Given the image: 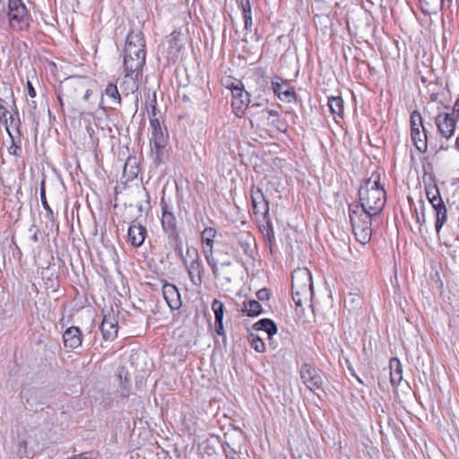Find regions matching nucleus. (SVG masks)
Segmentation results:
<instances>
[{"label":"nucleus","mask_w":459,"mask_h":459,"mask_svg":"<svg viewBox=\"0 0 459 459\" xmlns=\"http://www.w3.org/2000/svg\"><path fill=\"white\" fill-rule=\"evenodd\" d=\"M359 204L350 207V220L356 239L367 244L372 235L371 219L385 207L386 197L379 175L373 176L360 186Z\"/></svg>","instance_id":"nucleus-1"},{"label":"nucleus","mask_w":459,"mask_h":459,"mask_svg":"<svg viewBox=\"0 0 459 459\" xmlns=\"http://www.w3.org/2000/svg\"><path fill=\"white\" fill-rule=\"evenodd\" d=\"M91 86L92 82L86 77L73 76L65 79L59 86L58 99L61 105L64 101L67 103L88 101L92 94Z\"/></svg>","instance_id":"nucleus-2"},{"label":"nucleus","mask_w":459,"mask_h":459,"mask_svg":"<svg viewBox=\"0 0 459 459\" xmlns=\"http://www.w3.org/2000/svg\"><path fill=\"white\" fill-rule=\"evenodd\" d=\"M145 41L141 32L127 35L124 50L125 71L139 74L145 64Z\"/></svg>","instance_id":"nucleus-3"},{"label":"nucleus","mask_w":459,"mask_h":459,"mask_svg":"<svg viewBox=\"0 0 459 459\" xmlns=\"http://www.w3.org/2000/svg\"><path fill=\"white\" fill-rule=\"evenodd\" d=\"M313 297V283L310 271L306 268H297L292 273V299L297 309L303 311L304 307H311Z\"/></svg>","instance_id":"nucleus-4"},{"label":"nucleus","mask_w":459,"mask_h":459,"mask_svg":"<svg viewBox=\"0 0 459 459\" xmlns=\"http://www.w3.org/2000/svg\"><path fill=\"white\" fill-rule=\"evenodd\" d=\"M243 316V325L247 333V338L251 346L258 351V301L255 299L244 300L240 308Z\"/></svg>","instance_id":"nucleus-5"},{"label":"nucleus","mask_w":459,"mask_h":459,"mask_svg":"<svg viewBox=\"0 0 459 459\" xmlns=\"http://www.w3.org/2000/svg\"><path fill=\"white\" fill-rule=\"evenodd\" d=\"M7 16L14 30H22L28 28L30 14L22 0H9Z\"/></svg>","instance_id":"nucleus-6"},{"label":"nucleus","mask_w":459,"mask_h":459,"mask_svg":"<svg viewBox=\"0 0 459 459\" xmlns=\"http://www.w3.org/2000/svg\"><path fill=\"white\" fill-rule=\"evenodd\" d=\"M155 106H152V114L150 118L151 126V144L155 148L156 160L160 161L163 154V149L167 145L168 134L166 128H163L158 118L155 117Z\"/></svg>","instance_id":"nucleus-7"},{"label":"nucleus","mask_w":459,"mask_h":459,"mask_svg":"<svg viewBox=\"0 0 459 459\" xmlns=\"http://www.w3.org/2000/svg\"><path fill=\"white\" fill-rule=\"evenodd\" d=\"M216 235V230L212 227L205 228L201 233L204 255L215 276L218 271L217 262L213 256V243Z\"/></svg>","instance_id":"nucleus-8"},{"label":"nucleus","mask_w":459,"mask_h":459,"mask_svg":"<svg viewBox=\"0 0 459 459\" xmlns=\"http://www.w3.org/2000/svg\"><path fill=\"white\" fill-rule=\"evenodd\" d=\"M184 45V36L178 30L168 35L160 45V50L169 61H176Z\"/></svg>","instance_id":"nucleus-9"},{"label":"nucleus","mask_w":459,"mask_h":459,"mask_svg":"<svg viewBox=\"0 0 459 459\" xmlns=\"http://www.w3.org/2000/svg\"><path fill=\"white\" fill-rule=\"evenodd\" d=\"M264 126L269 135L273 137L279 133H283L287 129V125L280 117L279 112L275 110H263Z\"/></svg>","instance_id":"nucleus-10"},{"label":"nucleus","mask_w":459,"mask_h":459,"mask_svg":"<svg viewBox=\"0 0 459 459\" xmlns=\"http://www.w3.org/2000/svg\"><path fill=\"white\" fill-rule=\"evenodd\" d=\"M303 384L311 391L315 392L322 387L323 379L319 372L311 365L304 364L299 371Z\"/></svg>","instance_id":"nucleus-11"},{"label":"nucleus","mask_w":459,"mask_h":459,"mask_svg":"<svg viewBox=\"0 0 459 459\" xmlns=\"http://www.w3.org/2000/svg\"><path fill=\"white\" fill-rule=\"evenodd\" d=\"M272 89L280 100L286 103L296 102L297 95L294 89L285 80L278 77L273 79Z\"/></svg>","instance_id":"nucleus-12"},{"label":"nucleus","mask_w":459,"mask_h":459,"mask_svg":"<svg viewBox=\"0 0 459 459\" xmlns=\"http://www.w3.org/2000/svg\"><path fill=\"white\" fill-rule=\"evenodd\" d=\"M117 323V316L112 309L104 313L100 325V331L104 340L113 341L117 338L118 331Z\"/></svg>","instance_id":"nucleus-13"},{"label":"nucleus","mask_w":459,"mask_h":459,"mask_svg":"<svg viewBox=\"0 0 459 459\" xmlns=\"http://www.w3.org/2000/svg\"><path fill=\"white\" fill-rule=\"evenodd\" d=\"M160 204H161V208H162V214H161L162 229L169 235V238H178L177 219H176L173 212L171 211V209L164 202L163 199L161 200Z\"/></svg>","instance_id":"nucleus-14"},{"label":"nucleus","mask_w":459,"mask_h":459,"mask_svg":"<svg viewBox=\"0 0 459 459\" xmlns=\"http://www.w3.org/2000/svg\"><path fill=\"white\" fill-rule=\"evenodd\" d=\"M436 125L442 135L448 139L455 133L456 120L453 114L441 113L436 117Z\"/></svg>","instance_id":"nucleus-15"},{"label":"nucleus","mask_w":459,"mask_h":459,"mask_svg":"<svg viewBox=\"0 0 459 459\" xmlns=\"http://www.w3.org/2000/svg\"><path fill=\"white\" fill-rule=\"evenodd\" d=\"M163 297L171 309H178L181 307L180 294L174 285L167 284L163 287Z\"/></svg>","instance_id":"nucleus-16"},{"label":"nucleus","mask_w":459,"mask_h":459,"mask_svg":"<svg viewBox=\"0 0 459 459\" xmlns=\"http://www.w3.org/2000/svg\"><path fill=\"white\" fill-rule=\"evenodd\" d=\"M64 344L70 349H75L82 344V334L78 327H69L63 334Z\"/></svg>","instance_id":"nucleus-17"},{"label":"nucleus","mask_w":459,"mask_h":459,"mask_svg":"<svg viewBox=\"0 0 459 459\" xmlns=\"http://www.w3.org/2000/svg\"><path fill=\"white\" fill-rule=\"evenodd\" d=\"M128 238L134 247H140L143 245L145 237L146 230L141 224H133L128 228Z\"/></svg>","instance_id":"nucleus-18"},{"label":"nucleus","mask_w":459,"mask_h":459,"mask_svg":"<svg viewBox=\"0 0 459 459\" xmlns=\"http://www.w3.org/2000/svg\"><path fill=\"white\" fill-rule=\"evenodd\" d=\"M125 77L120 82V89L122 93L127 96L130 93H134L137 90L138 86L136 79L139 74H136V72L129 71H125Z\"/></svg>","instance_id":"nucleus-19"},{"label":"nucleus","mask_w":459,"mask_h":459,"mask_svg":"<svg viewBox=\"0 0 459 459\" xmlns=\"http://www.w3.org/2000/svg\"><path fill=\"white\" fill-rule=\"evenodd\" d=\"M260 332H264L267 334L269 345L274 349L275 342H273V337L278 333V327L275 322L268 318L260 319Z\"/></svg>","instance_id":"nucleus-20"},{"label":"nucleus","mask_w":459,"mask_h":459,"mask_svg":"<svg viewBox=\"0 0 459 459\" xmlns=\"http://www.w3.org/2000/svg\"><path fill=\"white\" fill-rule=\"evenodd\" d=\"M185 266L187 271L188 276L191 280V282L196 287L201 286L203 282L201 261L195 263L192 261L191 263H187L186 264H185Z\"/></svg>","instance_id":"nucleus-21"},{"label":"nucleus","mask_w":459,"mask_h":459,"mask_svg":"<svg viewBox=\"0 0 459 459\" xmlns=\"http://www.w3.org/2000/svg\"><path fill=\"white\" fill-rule=\"evenodd\" d=\"M390 381L394 385H398L403 380V366L397 358H392L389 362Z\"/></svg>","instance_id":"nucleus-22"},{"label":"nucleus","mask_w":459,"mask_h":459,"mask_svg":"<svg viewBox=\"0 0 459 459\" xmlns=\"http://www.w3.org/2000/svg\"><path fill=\"white\" fill-rule=\"evenodd\" d=\"M13 104L14 108H16L14 101H13ZM3 123L5 126V129H6L7 134H9V136L13 141V134L11 133V129L18 130L19 126L21 125V121H20V118H19V114H18L17 109H15L14 113L9 114L7 118H4Z\"/></svg>","instance_id":"nucleus-23"},{"label":"nucleus","mask_w":459,"mask_h":459,"mask_svg":"<svg viewBox=\"0 0 459 459\" xmlns=\"http://www.w3.org/2000/svg\"><path fill=\"white\" fill-rule=\"evenodd\" d=\"M244 238V236L242 237ZM241 247L244 251V253L248 256V258L251 260L252 264L255 265V255L254 251L256 247V241L255 238L249 237L247 234H246V238H242L240 240Z\"/></svg>","instance_id":"nucleus-24"},{"label":"nucleus","mask_w":459,"mask_h":459,"mask_svg":"<svg viewBox=\"0 0 459 459\" xmlns=\"http://www.w3.org/2000/svg\"><path fill=\"white\" fill-rule=\"evenodd\" d=\"M411 140L417 148V150L420 152H425L427 150V134L425 129L411 131Z\"/></svg>","instance_id":"nucleus-25"},{"label":"nucleus","mask_w":459,"mask_h":459,"mask_svg":"<svg viewBox=\"0 0 459 459\" xmlns=\"http://www.w3.org/2000/svg\"><path fill=\"white\" fill-rule=\"evenodd\" d=\"M435 212H436V231L437 234H439L442 227L447 221V211L446 208L445 204H441L440 205H437L436 207H433Z\"/></svg>","instance_id":"nucleus-26"},{"label":"nucleus","mask_w":459,"mask_h":459,"mask_svg":"<svg viewBox=\"0 0 459 459\" xmlns=\"http://www.w3.org/2000/svg\"><path fill=\"white\" fill-rule=\"evenodd\" d=\"M328 107L333 115L339 117H343L344 108L342 97L336 96L328 98Z\"/></svg>","instance_id":"nucleus-27"},{"label":"nucleus","mask_w":459,"mask_h":459,"mask_svg":"<svg viewBox=\"0 0 459 459\" xmlns=\"http://www.w3.org/2000/svg\"><path fill=\"white\" fill-rule=\"evenodd\" d=\"M249 104L244 102L243 100L239 99H232L231 106L232 108L238 117H242L244 115H250L252 114L251 109L253 107L249 108Z\"/></svg>","instance_id":"nucleus-28"},{"label":"nucleus","mask_w":459,"mask_h":459,"mask_svg":"<svg viewBox=\"0 0 459 459\" xmlns=\"http://www.w3.org/2000/svg\"><path fill=\"white\" fill-rule=\"evenodd\" d=\"M105 95L109 99L112 105H121V95L116 84L108 83L105 89Z\"/></svg>","instance_id":"nucleus-29"},{"label":"nucleus","mask_w":459,"mask_h":459,"mask_svg":"<svg viewBox=\"0 0 459 459\" xmlns=\"http://www.w3.org/2000/svg\"><path fill=\"white\" fill-rule=\"evenodd\" d=\"M426 195L432 207L443 204L438 188L436 186H429L426 188Z\"/></svg>","instance_id":"nucleus-30"},{"label":"nucleus","mask_w":459,"mask_h":459,"mask_svg":"<svg viewBox=\"0 0 459 459\" xmlns=\"http://www.w3.org/2000/svg\"><path fill=\"white\" fill-rule=\"evenodd\" d=\"M238 5L242 9L243 16L245 19V26L247 29L252 24V17H251V5L249 0H237Z\"/></svg>","instance_id":"nucleus-31"},{"label":"nucleus","mask_w":459,"mask_h":459,"mask_svg":"<svg viewBox=\"0 0 459 459\" xmlns=\"http://www.w3.org/2000/svg\"><path fill=\"white\" fill-rule=\"evenodd\" d=\"M212 309L215 316V322H221L223 320L224 315V305L219 299H214L212 303Z\"/></svg>","instance_id":"nucleus-32"},{"label":"nucleus","mask_w":459,"mask_h":459,"mask_svg":"<svg viewBox=\"0 0 459 459\" xmlns=\"http://www.w3.org/2000/svg\"><path fill=\"white\" fill-rule=\"evenodd\" d=\"M418 130H423V122L421 115L419 111L415 110L411 114V132Z\"/></svg>","instance_id":"nucleus-33"},{"label":"nucleus","mask_w":459,"mask_h":459,"mask_svg":"<svg viewBox=\"0 0 459 459\" xmlns=\"http://www.w3.org/2000/svg\"><path fill=\"white\" fill-rule=\"evenodd\" d=\"M194 263L200 261L198 250L194 247H188L186 251V256L183 258L184 264L187 263Z\"/></svg>","instance_id":"nucleus-34"},{"label":"nucleus","mask_w":459,"mask_h":459,"mask_svg":"<svg viewBox=\"0 0 459 459\" xmlns=\"http://www.w3.org/2000/svg\"><path fill=\"white\" fill-rule=\"evenodd\" d=\"M231 93H232V99L243 100L244 102L249 104L250 100H249L248 92L244 91L238 85H236V86L233 87V89L231 91Z\"/></svg>","instance_id":"nucleus-35"},{"label":"nucleus","mask_w":459,"mask_h":459,"mask_svg":"<svg viewBox=\"0 0 459 459\" xmlns=\"http://www.w3.org/2000/svg\"><path fill=\"white\" fill-rule=\"evenodd\" d=\"M231 93H232V99L243 100L244 102L249 104L250 100H249L248 92L244 91L238 85H236V86L233 87V89L231 91Z\"/></svg>","instance_id":"nucleus-36"},{"label":"nucleus","mask_w":459,"mask_h":459,"mask_svg":"<svg viewBox=\"0 0 459 459\" xmlns=\"http://www.w3.org/2000/svg\"><path fill=\"white\" fill-rule=\"evenodd\" d=\"M231 93H232V99L243 100L244 102L249 104L250 100H249L248 92L244 91L238 85H236V86L233 87V89L231 91Z\"/></svg>","instance_id":"nucleus-37"},{"label":"nucleus","mask_w":459,"mask_h":459,"mask_svg":"<svg viewBox=\"0 0 459 459\" xmlns=\"http://www.w3.org/2000/svg\"><path fill=\"white\" fill-rule=\"evenodd\" d=\"M264 235L266 238V242L269 246L270 251H271V253H273L272 243H273V239L274 237H273L272 224L268 221H266V227L264 228Z\"/></svg>","instance_id":"nucleus-38"},{"label":"nucleus","mask_w":459,"mask_h":459,"mask_svg":"<svg viewBox=\"0 0 459 459\" xmlns=\"http://www.w3.org/2000/svg\"><path fill=\"white\" fill-rule=\"evenodd\" d=\"M120 380V385L124 389H127L129 387L130 380L128 378L127 371H125L123 368L119 370L117 375Z\"/></svg>","instance_id":"nucleus-39"},{"label":"nucleus","mask_w":459,"mask_h":459,"mask_svg":"<svg viewBox=\"0 0 459 459\" xmlns=\"http://www.w3.org/2000/svg\"><path fill=\"white\" fill-rule=\"evenodd\" d=\"M40 201H41V204H42V206L43 208L48 212V213L53 217V212L50 208V206L48 205V202H47V198H46V194H45V189H44V182H42L41 184V189H40Z\"/></svg>","instance_id":"nucleus-40"},{"label":"nucleus","mask_w":459,"mask_h":459,"mask_svg":"<svg viewBox=\"0 0 459 459\" xmlns=\"http://www.w3.org/2000/svg\"><path fill=\"white\" fill-rule=\"evenodd\" d=\"M273 295V290L272 288L264 287L260 289V301H270Z\"/></svg>","instance_id":"nucleus-41"},{"label":"nucleus","mask_w":459,"mask_h":459,"mask_svg":"<svg viewBox=\"0 0 459 459\" xmlns=\"http://www.w3.org/2000/svg\"><path fill=\"white\" fill-rule=\"evenodd\" d=\"M9 114L11 113L7 110V108L2 103H0V120L2 123L4 118H7Z\"/></svg>","instance_id":"nucleus-42"},{"label":"nucleus","mask_w":459,"mask_h":459,"mask_svg":"<svg viewBox=\"0 0 459 459\" xmlns=\"http://www.w3.org/2000/svg\"><path fill=\"white\" fill-rule=\"evenodd\" d=\"M70 459H95L92 454L90 453H82L79 455L72 457Z\"/></svg>","instance_id":"nucleus-43"},{"label":"nucleus","mask_w":459,"mask_h":459,"mask_svg":"<svg viewBox=\"0 0 459 459\" xmlns=\"http://www.w3.org/2000/svg\"><path fill=\"white\" fill-rule=\"evenodd\" d=\"M215 330H216V333L219 334V335H223L224 334V328H223V325H222V321L221 322H215Z\"/></svg>","instance_id":"nucleus-44"},{"label":"nucleus","mask_w":459,"mask_h":459,"mask_svg":"<svg viewBox=\"0 0 459 459\" xmlns=\"http://www.w3.org/2000/svg\"><path fill=\"white\" fill-rule=\"evenodd\" d=\"M251 199H252V203H253L254 213L255 214V212H256L255 210L257 208L258 202L256 201V197L255 196L254 186L251 189Z\"/></svg>","instance_id":"nucleus-45"},{"label":"nucleus","mask_w":459,"mask_h":459,"mask_svg":"<svg viewBox=\"0 0 459 459\" xmlns=\"http://www.w3.org/2000/svg\"><path fill=\"white\" fill-rule=\"evenodd\" d=\"M272 311V306L270 304H265L264 307L260 305V315L267 314Z\"/></svg>","instance_id":"nucleus-46"},{"label":"nucleus","mask_w":459,"mask_h":459,"mask_svg":"<svg viewBox=\"0 0 459 459\" xmlns=\"http://www.w3.org/2000/svg\"><path fill=\"white\" fill-rule=\"evenodd\" d=\"M27 87H28V94L30 95V97L34 98L36 96V91H35L30 82H27Z\"/></svg>","instance_id":"nucleus-47"},{"label":"nucleus","mask_w":459,"mask_h":459,"mask_svg":"<svg viewBox=\"0 0 459 459\" xmlns=\"http://www.w3.org/2000/svg\"><path fill=\"white\" fill-rule=\"evenodd\" d=\"M27 448V442L22 440L19 443V451L21 452L22 449H24V451L26 450Z\"/></svg>","instance_id":"nucleus-48"},{"label":"nucleus","mask_w":459,"mask_h":459,"mask_svg":"<svg viewBox=\"0 0 459 459\" xmlns=\"http://www.w3.org/2000/svg\"><path fill=\"white\" fill-rule=\"evenodd\" d=\"M17 149H18V146H16L13 143L12 146L9 148V153L16 155Z\"/></svg>","instance_id":"nucleus-49"},{"label":"nucleus","mask_w":459,"mask_h":459,"mask_svg":"<svg viewBox=\"0 0 459 459\" xmlns=\"http://www.w3.org/2000/svg\"><path fill=\"white\" fill-rule=\"evenodd\" d=\"M264 202H265V204H266V211L264 212V219L267 220V214H268V210H269V207H268V201L264 199Z\"/></svg>","instance_id":"nucleus-50"},{"label":"nucleus","mask_w":459,"mask_h":459,"mask_svg":"<svg viewBox=\"0 0 459 459\" xmlns=\"http://www.w3.org/2000/svg\"><path fill=\"white\" fill-rule=\"evenodd\" d=\"M455 148L459 151V135L457 136L455 141Z\"/></svg>","instance_id":"nucleus-51"},{"label":"nucleus","mask_w":459,"mask_h":459,"mask_svg":"<svg viewBox=\"0 0 459 459\" xmlns=\"http://www.w3.org/2000/svg\"><path fill=\"white\" fill-rule=\"evenodd\" d=\"M142 209H143V208H142V205H139V206H138V210H139V211H142Z\"/></svg>","instance_id":"nucleus-52"}]
</instances>
